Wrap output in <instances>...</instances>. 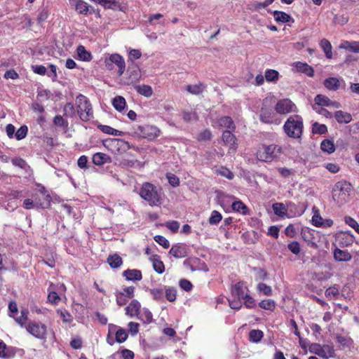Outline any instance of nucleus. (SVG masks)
Segmentation results:
<instances>
[{"instance_id":"49","label":"nucleus","mask_w":359,"mask_h":359,"mask_svg":"<svg viewBox=\"0 0 359 359\" xmlns=\"http://www.w3.org/2000/svg\"><path fill=\"white\" fill-rule=\"evenodd\" d=\"M259 306L263 309L273 311L276 307V303L272 299H266L260 302Z\"/></svg>"},{"instance_id":"9","label":"nucleus","mask_w":359,"mask_h":359,"mask_svg":"<svg viewBox=\"0 0 359 359\" xmlns=\"http://www.w3.org/2000/svg\"><path fill=\"white\" fill-rule=\"evenodd\" d=\"M106 66L107 69H111L113 68L112 64H115L118 68V74L121 76L126 70V63L123 57L119 54H111L108 60H106Z\"/></svg>"},{"instance_id":"15","label":"nucleus","mask_w":359,"mask_h":359,"mask_svg":"<svg viewBox=\"0 0 359 359\" xmlns=\"http://www.w3.org/2000/svg\"><path fill=\"white\" fill-rule=\"evenodd\" d=\"M313 105H318L320 107H328L333 108L340 107V104L337 102L332 101L327 96L323 95H317L314 98Z\"/></svg>"},{"instance_id":"63","label":"nucleus","mask_w":359,"mask_h":359,"mask_svg":"<svg viewBox=\"0 0 359 359\" xmlns=\"http://www.w3.org/2000/svg\"><path fill=\"white\" fill-rule=\"evenodd\" d=\"M57 313L60 315L62 321L65 323H70L72 320V316L70 313L66 310H57Z\"/></svg>"},{"instance_id":"35","label":"nucleus","mask_w":359,"mask_h":359,"mask_svg":"<svg viewBox=\"0 0 359 359\" xmlns=\"http://www.w3.org/2000/svg\"><path fill=\"white\" fill-rule=\"evenodd\" d=\"M112 104L117 111H122L126 106V102L123 97L116 96L113 99Z\"/></svg>"},{"instance_id":"60","label":"nucleus","mask_w":359,"mask_h":359,"mask_svg":"<svg viewBox=\"0 0 359 359\" xmlns=\"http://www.w3.org/2000/svg\"><path fill=\"white\" fill-rule=\"evenodd\" d=\"M337 341L343 347H348L351 344V339L341 335L337 336Z\"/></svg>"},{"instance_id":"13","label":"nucleus","mask_w":359,"mask_h":359,"mask_svg":"<svg viewBox=\"0 0 359 359\" xmlns=\"http://www.w3.org/2000/svg\"><path fill=\"white\" fill-rule=\"evenodd\" d=\"M119 165L124 168H141L143 165L142 162L130 154H126L119 161Z\"/></svg>"},{"instance_id":"56","label":"nucleus","mask_w":359,"mask_h":359,"mask_svg":"<svg viewBox=\"0 0 359 359\" xmlns=\"http://www.w3.org/2000/svg\"><path fill=\"white\" fill-rule=\"evenodd\" d=\"M29 311L27 309H22L21 311V315L19 318H16V322L22 327H25L27 324L25 322L27 319Z\"/></svg>"},{"instance_id":"48","label":"nucleus","mask_w":359,"mask_h":359,"mask_svg":"<svg viewBox=\"0 0 359 359\" xmlns=\"http://www.w3.org/2000/svg\"><path fill=\"white\" fill-rule=\"evenodd\" d=\"M115 337L116 341L118 343H123L128 338L127 332L123 328H118L115 333Z\"/></svg>"},{"instance_id":"53","label":"nucleus","mask_w":359,"mask_h":359,"mask_svg":"<svg viewBox=\"0 0 359 359\" xmlns=\"http://www.w3.org/2000/svg\"><path fill=\"white\" fill-rule=\"evenodd\" d=\"M327 130V126L325 124H320L317 122L313 124L312 131L316 134H325Z\"/></svg>"},{"instance_id":"22","label":"nucleus","mask_w":359,"mask_h":359,"mask_svg":"<svg viewBox=\"0 0 359 359\" xmlns=\"http://www.w3.org/2000/svg\"><path fill=\"white\" fill-rule=\"evenodd\" d=\"M296 70L299 72L304 73L309 76H313L314 74L313 69L306 63L297 62L293 64Z\"/></svg>"},{"instance_id":"61","label":"nucleus","mask_w":359,"mask_h":359,"mask_svg":"<svg viewBox=\"0 0 359 359\" xmlns=\"http://www.w3.org/2000/svg\"><path fill=\"white\" fill-rule=\"evenodd\" d=\"M313 109L314 111H316L318 114H319L326 118L332 117V114L323 107L318 106V105H313Z\"/></svg>"},{"instance_id":"64","label":"nucleus","mask_w":359,"mask_h":359,"mask_svg":"<svg viewBox=\"0 0 359 359\" xmlns=\"http://www.w3.org/2000/svg\"><path fill=\"white\" fill-rule=\"evenodd\" d=\"M287 247L290 251L295 255H299L301 251L300 245L297 241H292L290 243Z\"/></svg>"},{"instance_id":"24","label":"nucleus","mask_w":359,"mask_h":359,"mask_svg":"<svg viewBox=\"0 0 359 359\" xmlns=\"http://www.w3.org/2000/svg\"><path fill=\"white\" fill-rule=\"evenodd\" d=\"M150 260L152 262L153 268L156 273L161 274L165 271L164 264L161 260L158 255H152L150 258Z\"/></svg>"},{"instance_id":"23","label":"nucleus","mask_w":359,"mask_h":359,"mask_svg":"<svg viewBox=\"0 0 359 359\" xmlns=\"http://www.w3.org/2000/svg\"><path fill=\"white\" fill-rule=\"evenodd\" d=\"M93 163L96 165H102L106 163L111 162V158L106 154L102 152L95 153L93 156Z\"/></svg>"},{"instance_id":"14","label":"nucleus","mask_w":359,"mask_h":359,"mask_svg":"<svg viewBox=\"0 0 359 359\" xmlns=\"http://www.w3.org/2000/svg\"><path fill=\"white\" fill-rule=\"evenodd\" d=\"M248 287L244 282H238L231 287V294L236 299H243L248 294Z\"/></svg>"},{"instance_id":"4","label":"nucleus","mask_w":359,"mask_h":359,"mask_svg":"<svg viewBox=\"0 0 359 359\" xmlns=\"http://www.w3.org/2000/svg\"><path fill=\"white\" fill-rule=\"evenodd\" d=\"M276 114L271 106V99L265 98L259 111V120L264 123L279 125L281 120Z\"/></svg>"},{"instance_id":"50","label":"nucleus","mask_w":359,"mask_h":359,"mask_svg":"<svg viewBox=\"0 0 359 359\" xmlns=\"http://www.w3.org/2000/svg\"><path fill=\"white\" fill-rule=\"evenodd\" d=\"M64 114L66 116L74 117L76 116V109L72 103L68 102L64 107Z\"/></svg>"},{"instance_id":"58","label":"nucleus","mask_w":359,"mask_h":359,"mask_svg":"<svg viewBox=\"0 0 359 359\" xmlns=\"http://www.w3.org/2000/svg\"><path fill=\"white\" fill-rule=\"evenodd\" d=\"M257 290L264 295L269 296L272 294L271 287L264 283L257 285Z\"/></svg>"},{"instance_id":"3","label":"nucleus","mask_w":359,"mask_h":359,"mask_svg":"<svg viewBox=\"0 0 359 359\" xmlns=\"http://www.w3.org/2000/svg\"><path fill=\"white\" fill-rule=\"evenodd\" d=\"M282 153V148L277 144H262L256 152L257 158L264 162H271Z\"/></svg>"},{"instance_id":"6","label":"nucleus","mask_w":359,"mask_h":359,"mask_svg":"<svg viewBox=\"0 0 359 359\" xmlns=\"http://www.w3.org/2000/svg\"><path fill=\"white\" fill-rule=\"evenodd\" d=\"M76 111L83 121H88L93 117V111L90 100L83 95L80 94L76 97Z\"/></svg>"},{"instance_id":"1","label":"nucleus","mask_w":359,"mask_h":359,"mask_svg":"<svg viewBox=\"0 0 359 359\" xmlns=\"http://www.w3.org/2000/svg\"><path fill=\"white\" fill-rule=\"evenodd\" d=\"M139 194L151 206H158L161 204L160 193L157 188L149 182H145L142 185Z\"/></svg>"},{"instance_id":"51","label":"nucleus","mask_w":359,"mask_h":359,"mask_svg":"<svg viewBox=\"0 0 359 359\" xmlns=\"http://www.w3.org/2000/svg\"><path fill=\"white\" fill-rule=\"evenodd\" d=\"M222 216L218 211L214 210L211 213V216L209 218V223L212 225H216L219 223L222 220Z\"/></svg>"},{"instance_id":"39","label":"nucleus","mask_w":359,"mask_h":359,"mask_svg":"<svg viewBox=\"0 0 359 359\" xmlns=\"http://www.w3.org/2000/svg\"><path fill=\"white\" fill-rule=\"evenodd\" d=\"M264 337V333L259 330H252L249 333V339L251 342L258 343Z\"/></svg>"},{"instance_id":"54","label":"nucleus","mask_w":359,"mask_h":359,"mask_svg":"<svg viewBox=\"0 0 359 359\" xmlns=\"http://www.w3.org/2000/svg\"><path fill=\"white\" fill-rule=\"evenodd\" d=\"M344 222L346 224L353 228L358 233H359V224L355 219L351 217L346 216L344 217Z\"/></svg>"},{"instance_id":"40","label":"nucleus","mask_w":359,"mask_h":359,"mask_svg":"<svg viewBox=\"0 0 359 359\" xmlns=\"http://www.w3.org/2000/svg\"><path fill=\"white\" fill-rule=\"evenodd\" d=\"M137 317L144 323H150L153 320L152 313L146 309H144L142 312H140Z\"/></svg>"},{"instance_id":"37","label":"nucleus","mask_w":359,"mask_h":359,"mask_svg":"<svg viewBox=\"0 0 359 359\" xmlns=\"http://www.w3.org/2000/svg\"><path fill=\"white\" fill-rule=\"evenodd\" d=\"M215 173L217 175L226 177L228 180H233L234 177L233 173L227 168L221 166L215 170Z\"/></svg>"},{"instance_id":"55","label":"nucleus","mask_w":359,"mask_h":359,"mask_svg":"<svg viewBox=\"0 0 359 359\" xmlns=\"http://www.w3.org/2000/svg\"><path fill=\"white\" fill-rule=\"evenodd\" d=\"M150 294L153 296L155 300H161L163 298V288H153L150 290Z\"/></svg>"},{"instance_id":"17","label":"nucleus","mask_w":359,"mask_h":359,"mask_svg":"<svg viewBox=\"0 0 359 359\" xmlns=\"http://www.w3.org/2000/svg\"><path fill=\"white\" fill-rule=\"evenodd\" d=\"M169 253L175 258H183L187 255V250L183 244H176L172 246Z\"/></svg>"},{"instance_id":"41","label":"nucleus","mask_w":359,"mask_h":359,"mask_svg":"<svg viewBox=\"0 0 359 359\" xmlns=\"http://www.w3.org/2000/svg\"><path fill=\"white\" fill-rule=\"evenodd\" d=\"M231 207L233 211L242 213L243 215L248 214V207L241 201H234Z\"/></svg>"},{"instance_id":"47","label":"nucleus","mask_w":359,"mask_h":359,"mask_svg":"<svg viewBox=\"0 0 359 359\" xmlns=\"http://www.w3.org/2000/svg\"><path fill=\"white\" fill-rule=\"evenodd\" d=\"M104 8L112 10H121V4L120 0H106L104 6Z\"/></svg>"},{"instance_id":"30","label":"nucleus","mask_w":359,"mask_h":359,"mask_svg":"<svg viewBox=\"0 0 359 359\" xmlns=\"http://www.w3.org/2000/svg\"><path fill=\"white\" fill-rule=\"evenodd\" d=\"M129 76L127 78L126 84L131 85L133 83H136L140 79L141 74L138 68H136L133 70H128Z\"/></svg>"},{"instance_id":"31","label":"nucleus","mask_w":359,"mask_h":359,"mask_svg":"<svg viewBox=\"0 0 359 359\" xmlns=\"http://www.w3.org/2000/svg\"><path fill=\"white\" fill-rule=\"evenodd\" d=\"M320 46L323 50L325 56L330 59L332 57V47L330 42L325 39H323L320 42Z\"/></svg>"},{"instance_id":"21","label":"nucleus","mask_w":359,"mask_h":359,"mask_svg":"<svg viewBox=\"0 0 359 359\" xmlns=\"http://www.w3.org/2000/svg\"><path fill=\"white\" fill-rule=\"evenodd\" d=\"M339 48L359 53V41H349L344 40L339 44Z\"/></svg>"},{"instance_id":"28","label":"nucleus","mask_w":359,"mask_h":359,"mask_svg":"<svg viewBox=\"0 0 359 359\" xmlns=\"http://www.w3.org/2000/svg\"><path fill=\"white\" fill-rule=\"evenodd\" d=\"M134 88L140 95L146 97H150L153 95L152 88L149 85H137Z\"/></svg>"},{"instance_id":"34","label":"nucleus","mask_w":359,"mask_h":359,"mask_svg":"<svg viewBox=\"0 0 359 359\" xmlns=\"http://www.w3.org/2000/svg\"><path fill=\"white\" fill-rule=\"evenodd\" d=\"M107 263L111 268H118L122 263V258L118 254L109 255L107 258Z\"/></svg>"},{"instance_id":"11","label":"nucleus","mask_w":359,"mask_h":359,"mask_svg":"<svg viewBox=\"0 0 359 359\" xmlns=\"http://www.w3.org/2000/svg\"><path fill=\"white\" fill-rule=\"evenodd\" d=\"M275 110L278 114H286L295 111V104L289 99L278 100L275 105Z\"/></svg>"},{"instance_id":"5","label":"nucleus","mask_w":359,"mask_h":359,"mask_svg":"<svg viewBox=\"0 0 359 359\" xmlns=\"http://www.w3.org/2000/svg\"><path fill=\"white\" fill-rule=\"evenodd\" d=\"M285 133L290 137L299 138L303 130V121L301 116L294 115L290 116L283 126Z\"/></svg>"},{"instance_id":"33","label":"nucleus","mask_w":359,"mask_h":359,"mask_svg":"<svg viewBox=\"0 0 359 359\" xmlns=\"http://www.w3.org/2000/svg\"><path fill=\"white\" fill-rule=\"evenodd\" d=\"M324 85L330 90H337L339 88V81L335 77H330L325 80Z\"/></svg>"},{"instance_id":"19","label":"nucleus","mask_w":359,"mask_h":359,"mask_svg":"<svg viewBox=\"0 0 359 359\" xmlns=\"http://www.w3.org/2000/svg\"><path fill=\"white\" fill-rule=\"evenodd\" d=\"M123 276L126 280L131 281H139L142 278V272L138 269H127L123 271Z\"/></svg>"},{"instance_id":"52","label":"nucleus","mask_w":359,"mask_h":359,"mask_svg":"<svg viewBox=\"0 0 359 359\" xmlns=\"http://www.w3.org/2000/svg\"><path fill=\"white\" fill-rule=\"evenodd\" d=\"M124 144L125 142L123 140L118 139H110L106 141L104 145H106L108 147H110L111 149H112L113 147L118 149L120 147H122Z\"/></svg>"},{"instance_id":"20","label":"nucleus","mask_w":359,"mask_h":359,"mask_svg":"<svg viewBox=\"0 0 359 359\" xmlns=\"http://www.w3.org/2000/svg\"><path fill=\"white\" fill-rule=\"evenodd\" d=\"M140 307V302L136 299H133L126 308V313L130 317L138 316Z\"/></svg>"},{"instance_id":"12","label":"nucleus","mask_w":359,"mask_h":359,"mask_svg":"<svg viewBox=\"0 0 359 359\" xmlns=\"http://www.w3.org/2000/svg\"><path fill=\"white\" fill-rule=\"evenodd\" d=\"M355 238L353 234L346 231H341L336 234L335 241L339 246L344 248L351 245Z\"/></svg>"},{"instance_id":"43","label":"nucleus","mask_w":359,"mask_h":359,"mask_svg":"<svg viewBox=\"0 0 359 359\" xmlns=\"http://www.w3.org/2000/svg\"><path fill=\"white\" fill-rule=\"evenodd\" d=\"M264 77L268 82H275L278 79L279 73L274 69H266L264 74Z\"/></svg>"},{"instance_id":"26","label":"nucleus","mask_w":359,"mask_h":359,"mask_svg":"<svg viewBox=\"0 0 359 359\" xmlns=\"http://www.w3.org/2000/svg\"><path fill=\"white\" fill-rule=\"evenodd\" d=\"M275 20L278 22L286 23L289 22H294V20L289 14L279 11H275L273 13Z\"/></svg>"},{"instance_id":"32","label":"nucleus","mask_w":359,"mask_h":359,"mask_svg":"<svg viewBox=\"0 0 359 359\" xmlns=\"http://www.w3.org/2000/svg\"><path fill=\"white\" fill-rule=\"evenodd\" d=\"M78 57L83 61L88 62L92 59V55L87 51L83 46H79L77 48Z\"/></svg>"},{"instance_id":"42","label":"nucleus","mask_w":359,"mask_h":359,"mask_svg":"<svg viewBox=\"0 0 359 359\" xmlns=\"http://www.w3.org/2000/svg\"><path fill=\"white\" fill-rule=\"evenodd\" d=\"M339 294V287L337 285H334L328 287L325 290V296L330 299H335Z\"/></svg>"},{"instance_id":"46","label":"nucleus","mask_w":359,"mask_h":359,"mask_svg":"<svg viewBox=\"0 0 359 359\" xmlns=\"http://www.w3.org/2000/svg\"><path fill=\"white\" fill-rule=\"evenodd\" d=\"M274 213L280 217H283L286 215V209L285 205L281 203H276L272 205Z\"/></svg>"},{"instance_id":"45","label":"nucleus","mask_w":359,"mask_h":359,"mask_svg":"<svg viewBox=\"0 0 359 359\" xmlns=\"http://www.w3.org/2000/svg\"><path fill=\"white\" fill-rule=\"evenodd\" d=\"M165 295L168 301L173 302L176 299L177 290L174 287H165Z\"/></svg>"},{"instance_id":"16","label":"nucleus","mask_w":359,"mask_h":359,"mask_svg":"<svg viewBox=\"0 0 359 359\" xmlns=\"http://www.w3.org/2000/svg\"><path fill=\"white\" fill-rule=\"evenodd\" d=\"M222 141L224 144L229 146V149L235 151L237 147V140L236 136L232 133V130H225L222 133Z\"/></svg>"},{"instance_id":"7","label":"nucleus","mask_w":359,"mask_h":359,"mask_svg":"<svg viewBox=\"0 0 359 359\" xmlns=\"http://www.w3.org/2000/svg\"><path fill=\"white\" fill-rule=\"evenodd\" d=\"M25 328L37 339H46V338L47 327L40 322L29 321L25 325Z\"/></svg>"},{"instance_id":"36","label":"nucleus","mask_w":359,"mask_h":359,"mask_svg":"<svg viewBox=\"0 0 359 359\" xmlns=\"http://www.w3.org/2000/svg\"><path fill=\"white\" fill-rule=\"evenodd\" d=\"M75 8L79 13L87 15L89 11V6L83 0H76Z\"/></svg>"},{"instance_id":"2","label":"nucleus","mask_w":359,"mask_h":359,"mask_svg":"<svg viewBox=\"0 0 359 359\" xmlns=\"http://www.w3.org/2000/svg\"><path fill=\"white\" fill-rule=\"evenodd\" d=\"M351 190L350 183L339 181L335 184L332 189V198L339 205H344L348 201Z\"/></svg>"},{"instance_id":"59","label":"nucleus","mask_w":359,"mask_h":359,"mask_svg":"<svg viewBox=\"0 0 359 359\" xmlns=\"http://www.w3.org/2000/svg\"><path fill=\"white\" fill-rule=\"evenodd\" d=\"M28 128L26 126H22L15 133V136L18 140L24 139L27 134Z\"/></svg>"},{"instance_id":"29","label":"nucleus","mask_w":359,"mask_h":359,"mask_svg":"<svg viewBox=\"0 0 359 359\" xmlns=\"http://www.w3.org/2000/svg\"><path fill=\"white\" fill-rule=\"evenodd\" d=\"M218 123L220 127L226 128L229 130L233 131L236 129V126L230 116H223L218 120Z\"/></svg>"},{"instance_id":"44","label":"nucleus","mask_w":359,"mask_h":359,"mask_svg":"<svg viewBox=\"0 0 359 359\" xmlns=\"http://www.w3.org/2000/svg\"><path fill=\"white\" fill-rule=\"evenodd\" d=\"M321 149L323 151L332 154L334 151L335 147L332 141L329 140H323L320 144Z\"/></svg>"},{"instance_id":"62","label":"nucleus","mask_w":359,"mask_h":359,"mask_svg":"<svg viewBox=\"0 0 359 359\" xmlns=\"http://www.w3.org/2000/svg\"><path fill=\"white\" fill-rule=\"evenodd\" d=\"M154 241L159 244L160 245L163 246L164 248L167 249L170 246V243L168 239H166L164 236L157 235L154 236Z\"/></svg>"},{"instance_id":"10","label":"nucleus","mask_w":359,"mask_h":359,"mask_svg":"<svg viewBox=\"0 0 359 359\" xmlns=\"http://www.w3.org/2000/svg\"><path fill=\"white\" fill-rule=\"evenodd\" d=\"M302 235L303 239L306 242L309 247L315 249L318 248V243L320 237L318 231L306 229L302 231Z\"/></svg>"},{"instance_id":"8","label":"nucleus","mask_w":359,"mask_h":359,"mask_svg":"<svg viewBox=\"0 0 359 359\" xmlns=\"http://www.w3.org/2000/svg\"><path fill=\"white\" fill-rule=\"evenodd\" d=\"M135 133L143 138L153 140L159 136L160 130L154 126H138L135 129Z\"/></svg>"},{"instance_id":"27","label":"nucleus","mask_w":359,"mask_h":359,"mask_svg":"<svg viewBox=\"0 0 359 359\" xmlns=\"http://www.w3.org/2000/svg\"><path fill=\"white\" fill-rule=\"evenodd\" d=\"M334 118L339 123H348L352 121L351 114L341 110L335 112Z\"/></svg>"},{"instance_id":"18","label":"nucleus","mask_w":359,"mask_h":359,"mask_svg":"<svg viewBox=\"0 0 359 359\" xmlns=\"http://www.w3.org/2000/svg\"><path fill=\"white\" fill-rule=\"evenodd\" d=\"M334 258L337 262H349L352 259V255L347 250H343L338 248L333 251Z\"/></svg>"},{"instance_id":"25","label":"nucleus","mask_w":359,"mask_h":359,"mask_svg":"<svg viewBox=\"0 0 359 359\" xmlns=\"http://www.w3.org/2000/svg\"><path fill=\"white\" fill-rule=\"evenodd\" d=\"M336 356L334 346L329 344L322 345L320 357L323 359H329Z\"/></svg>"},{"instance_id":"57","label":"nucleus","mask_w":359,"mask_h":359,"mask_svg":"<svg viewBox=\"0 0 359 359\" xmlns=\"http://www.w3.org/2000/svg\"><path fill=\"white\" fill-rule=\"evenodd\" d=\"M23 207L27 210H30L32 208H34V207L39 208L43 207V205L42 204L39 203L36 201L34 202L33 200L27 198L24 201Z\"/></svg>"},{"instance_id":"38","label":"nucleus","mask_w":359,"mask_h":359,"mask_svg":"<svg viewBox=\"0 0 359 359\" xmlns=\"http://www.w3.org/2000/svg\"><path fill=\"white\" fill-rule=\"evenodd\" d=\"M204 88L205 87L201 83L194 85H188L186 87V90L193 95H199L202 93Z\"/></svg>"}]
</instances>
